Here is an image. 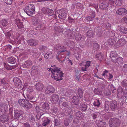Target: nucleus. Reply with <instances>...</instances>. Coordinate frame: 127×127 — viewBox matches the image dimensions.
<instances>
[{
  "label": "nucleus",
  "instance_id": "10",
  "mask_svg": "<svg viewBox=\"0 0 127 127\" xmlns=\"http://www.w3.org/2000/svg\"><path fill=\"white\" fill-rule=\"evenodd\" d=\"M64 44H66L68 46L72 49L75 46V44L73 41L69 40H65Z\"/></svg>",
  "mask_w": 127,
  "mask_h": 127
},
{
  "label": "nucleus",
  "instance_id": "41",
  "mask_svg": "<svg viewBox=\"0 0 127 127\" xmlns=\"http://www.w3.org/2000/svg\"><path fill=\"white\" fill-rule=\"evenodd\" d=\"M78 94L79 95V96L80 98H82L83 97V91L80 88L78 90Z\"/></svg>",
  "mask_w": 127,
  "mask_h": 127
},
{
  "label": "nucleus",
  "instance_id": "24",
  "mask_svg": "<svg viewBox=\"0 0 127 127\" xmlns=\"http://www.w3.org/2000/svg\"><path fill=\"white\" fill-rule=\"evenodd\" d=\"M61 12H62L58 15V17L60 19L64 20L65 19L66 16V12L64 10L61 11Z\"/></svg>",
  "mask_w": 127,
  "mask_h": 127
},
{
  "label": "nucleus",
  "instance_id": "19",
  "mask_svg": "<svg viewBox=\"0 0 127 127\" xmlns=\"http://www.w3.org/2000/svg\"><path fill=\"white\" fill-rule=\"evenodd\" d=\"M84 36L81 34H78L76 35L75 38L76 40L77 41L81 42L84 40Z\"/></svg>",
  "mask_w": 127,
  "mask_h": 127
},
{
  "label": "nucleus",
  "instance_id": "15",
  "mask_svg": "<svg viewBox=\"0 0 127 127\" xmlns=\"http://www.w3.org/2000/svg\"><path fill=\"white\" fill-rule=\"evenodd\" d=\"M110 106L112 110H114L117 109L118 107L117 101L114 100L111 102L110 103Z\"/></svg>",
  "mask_w": 127,
  "mask_h": 127
},
{
  "label": "nucleus",
  "instance_id": "52",
  "mask_svg": "<svg viewBox=\"0 0 127 127\" xmlns=\"http://www.w3.org/2000/svg\"><path fill=\"white\" fill-rule=\"evenodd\" d=\"M30 54L32 55L35 58H37L38 56V54L36 53H35V54L34 52H31L30 53Z\"/></svg>",
  "mask_w": 127,
  "mask_h": 127
},
{
  "label": "nucleus",
  "instance_id": "58",
  "mask_svg": "<svg viewBox=\"0 0 127 127\" xmlns=\"http://www.w3.org/2000/svg\"><path fill=\"white\" fill-rule=\"evenodd\" d=\"M86 19L88 21H92L93 19L90 16H88L86 17Z\"/></svg>",
  "mask_w": 127,
  "mask_h": 127
},
{
  "label": "nucleus",
  "instance_id": "27",
  "mask_svg": "<svg viewBox=\"0 0 127 127\" xmlns=\"http://www.w3.org/2000/svg\"><path fill=\"white\" fill-rule=\"evenodd\" d=\"M32 63L31 61L27 60L26 61L24 64L22 65V66L24 68H25L29 67L30 65L32 64Z\"/></svg>",
  "mask_w": 127,
  "mask_h": 127
},
{
  "label": "nucleus",
  "instance_id": "5",
  "mask_svg": "<svg viewBox=\"0 0 127 127\" xmlns=\"http://www.w3.org/2000/svg\"><path fill=\"white\" fill-rule=\"evenodd\" d=\"M13 81L16 87L18 89L20 88L22 86L21 81L19 79L15 77L13 79Z\"/></svg>",
  "mask_w": 127,
  "mask_h": 127
},
{
  "label": "nucleus",
  "instance_id": "34",
  "mask_svg": "<svg viewBox=\"0 0 127 127\" xmlns=\"http://www.w3.org/2000/svg\"><path fill=\"white\" fill-rule=\"evenodd\" d=\"M17 65L14 66H9V65H7L6 64L4 65V67L8 70H11L12 69H14L17 66Z\"/></svg>",
  "mask_w": 127,
  "mask_h": 127
},
{
  "label": "nucleus",
  "instance_id": "50",
  "mask_svg": "<svg viewBox=\"0 0 127 127\" xmlns=\"http://www.w3.org/2000/svg\"><path fill=\"white\" fill-rule=\"evenodd\" d=\"M17 25L19 28H21L23 27V25L22 23L19 22V23L17 22Z\"/></svg>",
  "mask_w": 127,
  "mask_h": 127
},
{
  "label": "nucleus",
  "instance_id": "39",
  "mask_svg": "<svg viewBox=\"0 0 127 127\" xmlns=\"http://www.w3.org/2000/svg\"><path fill=\"white\" fill-rule=\"evenodd\" d=\"M76 115L77 117L79 118H82L84 117L83 114L81 112H78L76 113Z\"/></svg>",
  "mask_w": 127,
  "mask_h": 127
},
{
  "label": "nucleus",
  "instance_id": "47",
  "mask_svg": "<svg viewBox=\"0 0 127 127\" xmlns=\"http://www.w3.org/2000/svg\"><path fill=\"white\" fill-rule=\"evenodd\" d=\"M70 121V120L67 119H65L64 121V124L65 126H67L69 124Z\"/></svg>",
  "mask_w": 127,
  "mask_h": 127
},
{
  "label": "nucleus",
  "instance_id": "23",
  "mask_svg": "<svg viewBox=\"0 0 127 127\" xmlns=\"http://www.w3.org/2000/svg\"><path fill=\"white\" fill-rule=\"evenodd\" d=\"M52 97V102L54 103H57L59 99V96L57 95H53Z\"/></svg>",
  "mask_w": 127,
  "mask_h": 127
},
{
  "label": "nucleus",
  "instance_id": "46",
  "mask_svg": "<svg viewBox=\"0 0 127 127\" xmlns=\"http://www.w3.org/2000/svg\"><path fill=\"white\" fill-rule=\"evenodd\" d=\"M95 93L96 94L98 95H101L102 93V92L99 91V89L97 88V89H96L94 90Z\"/></svg>",
  "mask_w": 127,
  "mask_h": 127
},
{
  "label": "nucleus",
  "instance_id": "42",
  "mask_svg": "<svg viewBox=\"0 0 127 127\" xmlns=\"http://www.w3.org/2000/svg\"><path fill=\"white\" fill-rule=\"evenodd\" d=\"M93 34V32L92 31H89L86 33V35L89 37H91Z\"/></svg>",
  "mask_w": 127,
  "mask_h": 127
},
{
  "label": "nucleus",
  "instance_id": "4",
  "mask_svg": "<svg viewBox=\"0 0 127 127\" xmlns=\"http://www.w3.org/2000/svg\"><path fill=\"white\" fill-rule=\"evenodd\" d=\"M18 102L20 105L24 107L30 108L32 107L31 104L26 99H19Z\"/></svg>",
  "mask_w": 127,
  "mask_h": 127
},
{
  "label": "nucleus",
  "instance_id": "51",
  "mask_svg": "<svg viewBox=\"0 0 127 127\" xmlns=\"http://www.w3.org/2000/svg\"><path fill=\"white\" fill-rule=\"evenodd\" d=\"M91 61H88L86 62H85V65L87 67L90 66V64L91 63Z\"/></svg>",
  "mask_w": 127,
  "mask_h": 127
},
{
  "label": "nucleus",
  "instance_id": "18",
  "mask_svg": "<svg viewBox=\"0 0 127 127\" xmlns=\"http://www.w3.org/2000/svg\"><path fill=\"white\" fill-rule=\"evenodd\" d=\"M118 29L119 31L121 33L125 34L127 33V28H126L120 26L118 27Z\"/></svg>",
  "mask_w": 127,
  "mask_h": 127
},
{
  "label": "nucleus",
  "instance_id": "45",
  "mask_svg": "<svg viewBox=\"0 0 127 127\" xmlns=\"http://www.w3.org/2000/svg\"><path fill=\"white\" fill-rule=\"evenodd\" d=\"M122 2V0H117L116 2V4L118 6H120Z\"/></svg>",
  "mask_w": 127,
  "mask_h": 127
},
{
  "label": "nucleus",
  "instance_id": "28",
  "mask_svg": "<svg viewBox=\"0 0 127 127\" xmlns=\"http://www.w3.org/2000/svg\"><path fill=\"white\" fill-rule=\"evenodd\" d=\"M8 60L9 63L13 64L16 62V59L14 57H9L8 59Z\"/></svg>",
  "mask_w": 127,
  "mask_h": 127
},
{
  "label": "nucleus",
  "instance_id": "53",
  "mask_svg": "<svg viewBox=\"0 0 127 127\" xmlns=\"http://www.w3.org/2000/svg\"><path fill=\"white\" fill-rule=\"evenodd\" d=\"M46 48L45 46L42 45L39 46V49L40 50H44Z\"/></svg>",
  "mask_w": 127,
  "mask_h": 127
},
{
  "label": "nucleus",
  "instance_id": "14",
  "mask_svg": "<svg viewBox=\"0 0 127 127\" xmlns=\"http://www.w3.org/2000/svg\"><path fill=\"white\" fill-rule=\"evenodd\" d=\"M110 56L111 60L113 62L116 61L117 54L115 51H113L111 52L110 53Z\"/></svg>",
  "mask_w": 127,
  "mask_h": 127
},
{
  "label": "nucleus",
  "instance_id": "31",
  "mask_svg": "<svg viewBox=\"0 0 127 127\" xmlns=\"http://www.w3.org/2000/svg\"><path fill=\"white\" fill-rule=\"evenodd\" d=\"M114 62L116 63H117L119 64H121L123 63V59L122 58L119 57L118 58H116V61Z\"/></svg>",
  "mask_w": 127,
  "mask_h": 127
},
{
  "label": "nucleus",
  "instance_id": "61",
  "mask_svg": "<svg viewBox=\"0 0 127 127\" xmlns=\"http://www.w3.org/2000/svg\"><path fill=\"white\" fill-rule=\"evenodd\" d=\"M39 97L41 99H43L45 98V96L43 94H40L39 95Z\"/></svg>",
  "mask_w": 127,
  "mask_h": 127
},
{
  "label": "nucleus",
  "instance_id": "2",
  "mask_svg": "<svg viewBox=\"0 0 127 127\" xmlns=\"http://www.w3.org/2000/svg\"><path fill=\"white\" fill-rule=\"evenodd\" d=\"M60 68L59 69L55 65L51 66V68L49 69V71L51 72L52 74L51 76L53 79L57 81L61 80L62 79L64 74L60 71Z\"/></svg>",
  "mask_w": 127,
  "mask_h": 127
},
{
  "label": "nucleus",
  "instance_id": "11",
  "mask_svg": "<svg viewBox=\"0 0 127 127\" xmlns=\"http://www.w3.org/2000/svg\"><path fill=\"white\" fill-rule=\"evenodd\" d=\"M127 10L124 8H119L116 11V13L120 15H124L127 13Z\"/></svg>",
  "mask_w": 127,
  "mask_h": 127
},
{
  "label": "nucleus",
  "instance_id": "64",
  "mask_svg": "<svg viewBox=\"0 0 127 127\" xmlns=\"http://www.w3.org/2000/svg\"><path fill=\"white\" fill-rule=\"evenodd\" d=\"M75 77L76 78V80L77 81H79L80 80V77L79 74L78 75H75Z\"/></svg>",
  "mask_w": 127,
  "mask_h": 127
},
{
  "label": "nucleus",
  "instance_id": "26",
  "mask_svg": "<svg viewBox=\"0 0 127 127\" xmlns=\"http://www.w3.org/2000/svg\"><path fill=\"white\" fill-rule=\"evenodd\" d=\"M108 5L106 2H104L100 4L99 7L101 9H104L107 7Z\"/></svg>",
  "mask_w": 127,
  "mask_h": 127
},
{
  "label": "nucleus",
  "instance_id": "60",
  "mask_svg": "<svg viewBox=\"0 0 127 127\" xmlns=\"http://www.w3.org/2000/svg\"><path fill=\"white\" fill-rule=\"evenodd\" d=\"M1 118L2 117H0V119L3 123H5L6 122H7L8 120V119L7 118H4V119H3V120L2 119H1Z\"/></svg>",
  "mask_w": 127,
  "mask_h": 127
},
{
  "label": "nucleus",
  "instance_id": "3",
  "mask_svg": "<svg viewBox=\"0 0 127 127\" xmlns=\"http://www.w3.org/2000/svg\"><path fill=\"white\" fill-rule=\"evenodd\" d=\"M24 10L28 15L31 16L35 12V6L32 4H29L28 6L24 8Z\"/></svg>",
  "mask_w": 127,
  "mask_h": 127
},
{
  "label": "nucleus",
  "instance_id": "29",
  "mask_svg": "<svg viewBox=\"0 0 127 127\" xmlns=\"http://www.w3.org/2000/svg\"><path fill=\"white\" fill-rule=\"evenodd\" d=\"M43 123L42 125L45 126L48 124L50 122V120H49L46 117L44 118L43 119Z\"/></svg>",
  "mask_w": 127,
  "mask_h": 127
},
{
  "label": "nucleus",
  "instance_id": "43",
  "mask_svg": "<svg viewBox=\"0 0 127 127\" xmlns=\"http://www.w3.org/2000/svg\"><path fill=\"white\" fill-rule=\"evenodd\" d=\"M110 25L109 23L107 22L105 23V24L104 25L103 27L109 30L110 28Z\"/></svg>",
  "mask_w": 127,
  "mask_h": 127
},
{
  "label": "nucleus",
  "instance_id": "1",
  "mask_svg": "<svg viewBox=\"0 0 127 127\" xmlns=\"http://www.w3.org/2000/svg\"><path fill=\"white\" fill-rule=\"evenodd\" d=\"M55 48L56 49L60 50L57 53L56 57L60 62L63 63L65 61L66 58L63 54H65L67 56H69L70 54V52L66 50V47L64 46H60L57 45L55 46Z\"/></svg>",
  "mask_w": 127,
  "mask_h": 127
},
{
  "label": "nucleus",
  "instance_id": "57",
  "mask_svg": "<svg viewBox=\"0 0 127 127\" xmlns=\"http://www.w3.org/2000/svg\"><path fill=\"white\" fill-rule=\"evenodd\" d=\"M60 124L58 120L57 119H55L54 120V125L55 126H57Z\"/></svg>",
  "mask_w": 127,
  "mask_h": 127
},
{
  "label": "nucleus",
  "instance_id": "21",
  "mask_svg": "<svg viewBox=\"0 0 127 127\" xmlns=\"http://www.w3.org/2000/svg\"><path fill=\"white\" fill-rule=\"evenodd\" d=\"M1 85L4 87V88L7 87L6 86V85H8V81L7 78H5L2 79L1 81Z\"/></svg>",
  "mask_w": 127,
  "mask_h": 127
},
{
  "label": "nucleus",
  "instance_id": "30",
  "mask_svg": "<svg viewBox=\"0 0 127 127\" xmlns=\"http://www.w3.org/2000/svg\"><path fill=\"white\" fill-rule=\"evenodd\" d=\"M108 44H109L112 45L115 42L116 40L114 37H112L111 38L108 39Z\"/></svg>",
  "mask_w": 127,
  "mask_h": 127
},
{
  "label": "nucleus",
  "instance_id": "35",
  "mask_svg": "<svg viewBox=\"0 0 127 127\" xmlns=\"http://www.w3.org/2000/svg\"><path fill=\"white\" fill-rule=\"evenodd\" d=\"M26 91L27 94H29L33 92V87H28L27 88Z\"/></svg>",
  "mask_w": 127,
  "mask_h": 127
},
{
  "label": "nucleus",
  "instance_id": "13",
  "mask_svg": "<svg viewBox=\"0 0 127 127\" xmlns=\"http://www.w3.org/2000/svg\"><path fill=\"white\" fill-rule=\"evenodd\" d=\"M27 42L29 45L33 46L37 45L38 41L34 39H31L28 41Z\"/></svg>",
  "mask_w": 127,
  "mask_h": 127
},
{
  "label": "nucleus",
  "instance_id": "33",
  "mask_svg": "<svg viewBox=\"0 0 127 127\" xmlns=\"http://www.w3.org/2000/svg\"><path fill=\"white\" fill-rule=\"evenodd\" d=\"M87 105L85 103H82L81 104L80 107L81 110L82 111L86 110L87 109Z\"/></svg>",
  "mask_w": 127,
  "mask_h": 127
},
{
  "label": "nucleus",
  "instance_id": "55",
  "mask_svg": "<svg viewBox=\"0 0 127 127\" xmlns=\"http://www.w3.org/2000/svg\"><path fill=\"white\" fill-rule=\"evenodd\" d=\"M97 115L98 113H95L93 114L92 116L93 118L94 119L96 118L97 117Z\"/></svg>",
  "mask_w": 127,
  "mask_h": 127
},
{
  "label": "nucleus",
  "instance_id": "37",
  "mask_svg": "<svg viewBox=\"0 0 127 127\" xmlns=\"http://www.w3.org/2000/svg\"><path fill=\"white\" fill-rule=\"evenodd\" d=\"M96 58L97 59L99 60H102V54L101 53H98L96 55Z\"/></svg>",
  "mask_w": 127,
  "mask_h": 127
},
{
  "label": "nucleus",
  "instance_id": "17",
  "mask_svg": "<svg viewBox=\"0 0 127 127\" xmlns=\"http://www.w3.org/2000/svg\"><path fill=\"white\" fill-rule=\"evenodd\" d=\"M96 124L98 127H105L106 126V123L100 120H96Z\"/></svg>",
  "mask_w": 127,
  "mask_h": 127
},
{
  "label": "nucleus",
  "instance_id": "48",
  "mask_svg": "<svg viewBox=\"0 0 127 127\" xmlns=\"http://www.w3.org/2000/svg\"><path fill=\"white\" fill-rule=\"evenodd\" d=\"M4 1L7 4H11L12 2V0H4Z\"/></svg>",
  "mask_w": 127,
  "mask_h": 127
},
{
  "label": "nucleus",
  "instance_id": "8",
  "mask_svg": "<svg viewBox=\"0 0 127 127\" xmlns=\"http://www.w3.org/2000/svg\"><path fill=\"white\" fill-rule=\"evenodd\" d=\"M42 10L44 14H47L49 16H52L54 14V11L52 9L48 8H44Z\"/></svg>",
  "mask_w": 127,
  "mask_h": 127
},
{
  "label": "nucleus",
  "instance_id": "49",
  "mask_svg": "<svg viewBox=\"0 0 127 127\" xmlns=\"http://www.w3.org/2000/svg\"><path fill=\"white\" fill-rule=\"evenodd\" d=\"M127 82L126 80H124L122 82L121 84L124 87H127Z\"/></svg>",
  "mask_w": 127,
  "mask_h": 127
},
{
  "label": "nucleus",
  "instance_id": "38",
  "mask_svg": "<svg viewBox=\"0 0 127 127\" xmlns=\"http://www.w3.org/2000/svg\"><path fill=\"white\" fill-rule=\"evenodd\" d=\"M100 104V102L98 99H96L94 103V105L95 106L97 107L99 106Z\"/></svg>",
  "mask_w": 127,
  "mask_h": 127
},
{
  "label": "nucleus",
  "instance_id": "7",
  "mask_svg": "<svg viewBox=\"0 0 127 127\" xmlns=\"http://www.w3.org/2000/svg\"><path fill=\"white\" fill-rule=\"evenodd\" d=\"M78 97L72 95L70 97L69 100L71 102L73 103L75 105H77L79 102Z\"/></svg>",
  "mask_w": 127,
  "mask_h": 127
},
{
  "label": "nucleus",
  "instance_id": "32",
  "mask_svg": "<svg viewBox=\"0 0 127 127\" xmlns=\"http://www.w3.org/2000/svg\"><path fill=\"white\" fill-rule=\"evenodd\" d=\"M42 107L43 109H44L45 110H48L49 108L48 104L47 103H45L42 104Z\"/></svg>",
  "mask_w": 127,
  "mask_h": 127
},
{
  "label": "nucleus",
  "instance_id": "62",
  "mask_svg": "<svg viewBox=\"0 0 127 127\" xmlns=\"http://www.w3.org/2000/svg\"><path fill=\"white\" fill-rule=\"evenodd\" d=\"M104 93L107 96H108L110 95V93L109 91V90H107V92L104 91Z\"/></svg>",
  "mask_w": 127,
  "mask_h": 127
},
{
  "label": "nucleus",
  "instance_id": "9",
  "mask_svg": "<svg viewBox=\"0 0 127 127\" xmlns=\"http://www.w3.org/2000/svg\"><path fill=\"white\" fill-rule=\"evenodd\" d=\"M5 36L8 39H9L11 40L16 42L17 39V38H15L13 35L11 34L9 32H7L5 33Z\"/></svg>",
  "mask_w": 127,
  "mask_h": 127
},
{
  "label": "nucleus",
  "instance_id": "59",
  "mask_svg": "<svg viewBox=\"0 0 127 127\" xmlns=\"http://www.w3.org/2000/svg\"><path fill=\"white\" fill-rule=\"evenodd\" d=\"M94 47L95 49H97L99 47V46L98 44L97 43H95L93 44Z\"/></svg>",
  "mask_w": 127,
  "mask_h": 127
},
{
  "label": "nucleus",
  "instance_id": "25",
  "mask_svg": "<svg viewBox=\"0 0 127 127\" xmlns=\"http://www.w3.org/2000/svg\"><path fill=\"white\" fill-rule=\"evenodd\" d=\"M126 43V41L124 38H122L119 39L117 42V44L119 46H122L124 45Z\"/></svg>",
  "mask_w": 127,
  "mask_h": 127
},
{
  "label": "nucleus",
  "instance_id": "12",
  "mask_svg": "<svg viewBox=\"0 0 127 127\" xmlns=\"http://www.w3.org/2000/svg\"><path fill=\"white\" fill-rule=\"evenodd\" d=\"M55 89L54 88L51 86L48 85L47 86L46 89L45 90L46 93L49 94L54 92Z\"/></svg>",
  "mask_w": 127,
  "mask_h": 127
},
{
  "label": "nucleus",
  "instance_id": "22",
  "mask_svg": "<svg viewBox=\"0 0 127 127\" xmlns=\"http://www.w3.org/2000/svg\"><path fill=\"white\" fill-rule=\"evenodd\" d=\"M44 57L47 59H50L53 57V55L51 51H48L45 54Z\"/></svg>",
  "mask_w": 127,
  "mask_h": 127
},
{
  "label": "nucleus",
  "instance_id": "63",
  "mask_svg": "<svg viewBox=\"0 0 127 127\" xmlns=\"http://www.w3.org/2000/svg\"><path fill=\"white\" fill-rule=\"evenodd\" d=\"M12 48V46L11 45H9L6 46L5 49H7V50L9 51V50H10Z\"/></svg>",
  "mask_w": 127,
  "mask_h": 127
},
{
  "label": "nucleus",
  "instance_id": "20",
  "mask_svg": "<svg viewBox=\"0 0 127 127\" xmlns=\"http://www.w3.org/2000/svg\"><path fill=\"white\" fill-rule=\"evenodd\" d=\"M14 113L15 114L14 115V118L15 119L18 120L20 118H21L22 116V112H17V111L15 110L14 111Z\"/></svg>",
  "mask_w": 127,
  "mask_h": 127
},
{
  "label": "nucleus",
  "instance_id": "40",
  "mask_svg": "<svg viewBox=\"0 0 127 127\" xmlns=\"http://www.w3.org/2000/svg\"><path fill=\"white\" fill-rule=\"evenodd\" d=\"M7 19H2L1 21V24L4 27H5L7 25Z\"/></svg>",
  "mask_w": 127,
  "mask_h": 127
},
{
  "label": "nucleus",
  "instance_id": "44",
  "mask_svg": "<svg viewBox=\"0 0 127 127\" xmlns=\"http://www.w3.org/2000/svg\"><path fill=\"white\" fill-rule=\"evenodd\" d=\"M114 121V119H112L109 120V125L110 127H114V124H113L114 123L113 122Z\"/></svg>",
  "mask_w": 127,
  "mask_h": 127
},
{
  "label": "nucleus",
  "instance_id": "54",
  "mask_svg": "<svg viewBox=\"0 0 127 127\" xmlns=\"http://www.w3.org/2000/svg\"><path fill=\"white\" fill-rule=\"evenodd\" d=\"M74 55L76 57V59L78 60H79V58L80 57V55L78 53H74Z\"/></svg>",
  "mask_w": 127,
  "mask_h": 127
},
{
  "label": "nucleus",
  "instance_id": "36",
  "mask_svg": "<svg viewBox=\"0 0 127 127\" xmlns=\"http://www.w3.org/2000/svg\"><path fill=\"white\" fill-rule=\"evenodd\" d=\"M55 30L56 31V32H63L62 28L58 26L55 27Z\"/></svg>",
  "mask_w": 127,
  "mask_h": 127
},
{
  "label": "nucleus",
  "instance_id": "6",
  "mask_svg": "<svg viewBox=\"0 0 127 127\" xmlns=\"http://www.w3.org/2000/svg\"><path fill=\"white\" fill-rule=\"evenodd\" d=\"M70 90L68 89H64L61 92V98L60 100H61L62 98H64V96H68L70 95Z\"/></svg>",
  "mask_w": 127,
  "mask_h": 127
},
{
  "label": "nucleus",
  "instance_id": "56",
  "mask_svg": "<svg viewBox=\"0 0 127 127\" xmlns=\"http://www.w3.org/2000/svg\"><path fill=\"white\" fill-rule=\"evenodd\" d=\"M58 110L57 108H54L52 110V113L54 114H56L58 112Z\"/></svg>",
  "mask_w": 127,
  "mask_h": 127
},
{
  "label": "nucleus",
  "instance_id": "16",
  "mask_svg": "<svg viewBox=\"0 0 127 127\" xmlns=\"http://www.w3.org/2000/svg\"><path fill=\"white\" fill-rule=\"evenodd\" d=\"M35 87L37 91H41L44 88L43 84L40 83H38L35 85Z\"/></svg>",
  "mask_w": 127,
  "mask_h": 127
}]
</instances>
